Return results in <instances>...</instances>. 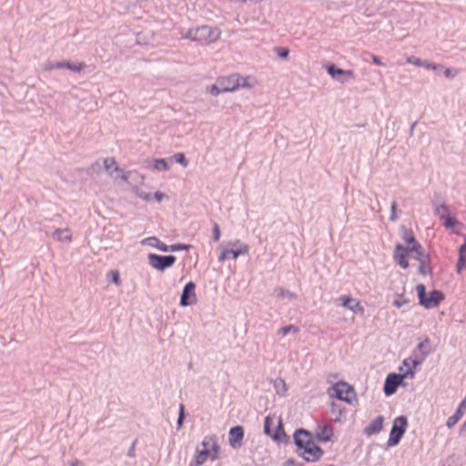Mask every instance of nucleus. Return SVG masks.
I'll use <instances>...</instances> for the list:
<instances>
[{"label":"nucleus","instance_id":"6","mask_svg":"<svg viewBox=\"0 0 466 466\" xmlns=\"http://www.w3.org/2000/svg\"><path fill=\"white\" fill-rule=\"evenodd\" d=\"M415 375L414 370H407L403 374L391 373L387 376L384 383V393L387 396L392 395L396 392L399 385L401 384L404 378L412 379Z\"/></svg>","mask_w":466,"mask_h":466},{"label":"nucleus","instance_id":"17","mask_svg":"<svg viewBox=\"0 0 466 466\" xmlns=\"http://www.w3.org/2000/svg\"><path fill=\"white\" fill-rule=\"evenodd\" d=\"M465 410H466V400L461 401V403L459 405L455 413L447 420L446 426L449 429L453 428L457 424V422L461 420V418L462 417Z\"/></svg>","mask_w":466,"mask_h":466},{"label":"nucleus","instance_id":"27","mask_svg":"<svg viewBox=\"0 0 466 466\" xmlns=\"http://www.w3.org/2000/svg\"><path fill=\"white\" fill-rule=\"evenodd\" d=\"M434 213L441 219L444 220L450 215V209L446 204H438L435 206Z\"/></svg>","mask_w":466,"mask_h":466},{"label":"nucleus","instance_id":"10","mask_svg":"<svg viewBox=\"0 0 466 466\" xmlns=\"http://www.w3.org/2000/svg\"><path fill=\"white\" fill-rule=\"evenodd\" d=\"M336 397L346 402L351 401V396L354 394L353 388L344 381L338 382L333 386Z\"/></svg>","mask_w":466,"mask_h":466},{"label":"nucleus","instance_id":"56","mask_svg":"<svg viewBox=\"0 0 466 466\" xmlns=\"http://www.w3.org/2000/svg\"><path fill=\"white\" fill-rule=\"evenodd\" d=\"M69 466H84L83 463L79 461H73L69 462Z\"/></svg>","mask_w":466,"mask_h":466},{"label":"nucleus","instance_id":"38","mask_svg":"<svg viewBox=\"0 0 466 466\" xmlns=\"http://www.w3.org/2000/svg\"><path fill=\"white\" fill-rule=\"evenodd\" d=\"M460 222L457 220L456 218L451 217L450 215L444 219V226L447 228H451L456 225H459Z\"/></svg>","mask_w":466,"mask_h":466},{"label":"nucleus","instance_id":"33","mask_svg":"<svg viewBox=\"0 0 466 466\" xmlns=\"http://www.w3.org/2000/svg\"><path fill=\"white\" fill-rule=\"evenodd\" d=\"M221 86L218 82V80L217 79L216 83L211 85V86H207V91L213 96H218V95L222 94V93H226L224 90L221 89Z\"/></svg>","mask_w":466,"mask_h":466},{"label":"nucleus","instance_id":"59","mask_svg":"<svg viewBox=\"0 0 466 466\" xmlns=\"http://www.w3.org/2000/svg\"><path fill=\"white\" fill-rule=\"evenodd\" d=\"M429 353H430L429 351H424V352H423V355H424V356H427Z\"/></svg>","mask_w":466,"mask_h":466},{"label":"nucleus","instance_id":"21","mask_svg":"<svg viewBox=\"0 0 466 466\" xmlns=\"http://www.w3.org/2000/svg\"><path fill=\"white\" fill-rule=\"evenodd\" d=\"M84 67H86L85 63H70V62H57L56 63V68L62 69L67 68L73 72H80Z\"/></svg>","mask_w":466,"mask_h":466},{"label":"nucleus","instance_id":"44","mask_svg":"<svg viewBox=\"0 0 466 466\" xmlns=\"http://www.w3.org/2000/svg\"><path fill=\"white\" fill-rule=\"evenodd\" d=\"M408 64L414 65L416 66H424V61H421L420 58L415 56H409L406 60Z\"/></svg>","mask_w":466,"mask_h":466},{"label":"nucleus","instance_id":"25","mask_svg":"<svg viewBox=\"0 0 466 466\" xmlns=\"http://www.w3.org/2000/svg\"><path fill=\"white\" fill-rule=\"evenodd\" d=\"M276 420H277V416L273 415V416H267L265 418V421H264V432L268 435V436H272V433H273V429L272 427H275L276 425Z\"/></svg>","mask_w":466,"mask_h":466},{"label":"nucleus","instance_id":"58","mask_svg":"<svg viewBox=\"0 0 466 466\" xmlns=\"http://www.w3.org/2000/svg\"><path fill=\"white\" fill-rule=\"evenodd\" d=\"M445 76H446L447 77H450V76H451V69H449V68H448V69H446V70H445Z\"/></svg>","mask_w":466,"mask_h":466},{"label":"nucleus","instance_id":"28","mask_svg":"<svg viewBox=\"0 0 466 466\" xmlns=\"http://www.w3.org/2000/svg\"><path fill=\"white\" fill-rule=\"evenodd\" d=\"M274 292L279 298L288 299L289 300H294L297 299V295L295 293L289 289H284L283 288H277L275 289Z\"/></svg>","mask_w":466,"mask_h":466},{"label":"nucleus","instance_id":"31","mask_svg":"<svg viewBox=\"0 0 466 466\" xmlns=\"http://www.w3.org/2000/svg\"><path fill=\"white\" fill-rule=\"evenodd\" d=\"M273 384L277 393L280 396H285L288 390L285 380L282 379H277L274 380Z\"/></svg>","mask_w":466,"mask_h":466},{"label":"nucleus","instance_id":"8","mask_svg":"<svg viewBox=\"0 0 466 466\" xmlns=\"http://www.w3.org/2000/svg\"><path fill=\"white\" fill-rule=\"evenodd\" d=\"M147 259L149 266L158 271H164L171 268L177 260L176 257L173 255L160 256L154 253H149Z\"/></svg>","mask_w":466,"mask_h":466},{"label":"nucleus","instance_id":"13","mask_svg":"<svg viewBox=\"0 0 466 466\" xmlns=\"http://www.w3.org/2000/svg\"><path fill=\"white\" fill-rule=\"evenodd\" d=\"M341 306L348 309L353 313H364V308L360 305V301L349 296H342L339 298Z\"/></svg>","mask_w":466,"mask_h":466},{"label":"nucleus","instance_id":"16","mask_svg":"<svg viewBox=\"0 0 466 466\" xmlns=\"http://www.w3.org/2000/svg\"><path fill=\"white\" fill-rule=\"evenodd\" d=\"M218 80L222 87L221 89L225 92H234L238 90V84L235 74L228 76H221L218 78Z\"/></svg>","mask_w":466,"mask_h":466},{"label":"nucleus","instance_id":"45","mask_svg":"<svg viewBox=\"0 0 466 466\" xmlns=\"http://www.w3.org/2000/svg\"><path fill=\"white\" fill-rule=\"evenodd\" d=\"M183 421H184V405L180 404L179 415H178L177 421V429H180L182 427Z\"/></svg>","mask_w":466,"mask_h":466},{"label":"nucleus","instance_id":"22","mask_svg":"<svg viewBox=\"0 0 466 466\" xmlns=\"http://www.w3.org/2000/svg\"><path fill=\"white\" fill-rule=\"evenodd\" d=\"M419 272L424 276L431 273V268L430 266L429 255H421V254L420 255Z\"/></svg>","mask_w":466,"mask_h":466},{"label":"nucleus","instance_id":"30","mask_svg":"<svg viewBox=\"0 0 466 466\" xmlns=\"http://www.w3.org/2000/svg\"><path fill=\"white\" fill-rule=\"evenodd\" d=\"M332 436V430L325 426L319 431L317 432V439L321 441H329Z\"/></svg>","mask_w":466,"mask_h":466},{"label":"nucleus","instance_id":"4","mask_svg":"<svg viewBox=\"0 0 466 466\" xmlns=\"http://www.w3.org/2000/svg\"><path fill=\"white\" fill-rule=\"evenodd\" d=\"M104 167L108 175L114 179L120 178L127 183H130L131 180L136 182L143 180V177L136 171L124 172L113 157L104 159Z\"/></svg>","mask_w":466,"mask_h":466},{"label":"nucleus","instance_id":"18","mask_svg":"<svg viewBox=\"0 0 466 466\" xmlns=\"http://www.w3.org/2000/svg\"><path fill=\"white\" fill-rule=\"evenodd\" d=\"M237 84H238V89L239 88H251L255 86L258 84V81L255 77L251 76H242L239 74H235Z\"/></svg>","mask_w":466,"mask_h":466},{"label":"nucleus","instance_id":"3","mask_svg":"<svg viewBox=\"0 0 466 466\" xmlns=\"http://www.w3.org/2000/svg\"><path fill=\"white\" fill-rule=\"evenodd\" d=\"M218 448L215 436H206L201 442V448H197L194 463H190L189 466H201L208 459L215 460L218 456Z\"/></svg>","mask_w":466,"mask_h":466},{"label":"nucleus","instance_id":"26","mask_svg":"<svg viewBox=\"0 0 466 466\" xmlns=\"http://www.w3.org/2000/svg\"><path fill=\"white\" fill-rule=\"evenodd\" d=\"M428 255L424 252L423 248L420 244L415 243L414 246L410 248L409 257L418 260L420 262V255Z\"/></svg>","mask_w":466,"mask_h":466},{"label":"nucleus","instance_id":"9","mask_svg":"<svg viewBox=\"0 0 466 466\" xmlns=\"http://www.w3.org/2000/svg\"><path fill=\"white\" fill-rule=\"evenodd\" d=\"M195 289L196 285L194 282L190 281L186 284L180 297L179 305L181 307H187L197 303V295Z\"/></svg>","mask_w":466,"mask_h":466},{"label":"nucleus","instance_id":"34","mask_svg":"<svg viewBox=\"0 0 466 466\" xmlns=\"http://www.w3.org/2000/svg\"><path fill=\"white\" fill-rule=\"evenodd\" d=\"M140 243L143 246H149L157 248V245L159 244V239L157 237H148L142 239Z\"/></svg>","mask_w":466,"mask_h":466},{"label":"nucleus","instance_id":"5","mask_svg":"<svg viewBox=\"0 0 466 466\" xmlns=\"http://www.w3.org/2000/svg\"><path fill=\"white\" fill-rule=\"evenodd\" d=\"M228 246L236 248H228L224 245L219 246L220 254L218 256V261L223 262L228 259V253H232V258L237 259L239 256L247 255L249 251L248 244L236 239L228 243Z\"/></svg>","mask_w":466,"mask_h":466},{"label":"nucleus","instance_id":"11","mask_svg":"<svg viewBox=\"0 0 466 466\" xmlns=\"http://www.w3.org/2000/svg\"><path fill=\"white\" fill-rule=\"evenodd\" d=\"M410 254V248H405L401 244H397L395 246V250L393 253V258L400 267L402 268H409L408 257Z\"/></svg>","mask_w":466,"mask_h":466},{"label":"nucleus","instance_id":"52","mask_svg":"<svg viewBox=\"0 0 466 466\" xmlns=\"http://www.w3.org/2000/svg\"><path fill=\"white\" fill-rule=\"evenodd\" d=\"M372 62L375 65H378V66H382L383 65L381 60L380 59V57H378L377 56H372Z\"/></svg>","mask_w":466,"mask_h":466},{"label":"nucleus","instance_id":"36","mask_svg":"<svg viewBox=\"0 0 466 466\" xmlns=\"http://www.w3.org/2000/svg\"><path fill=\"white\" fill-rule=\"evenodd\" d=\"M403 240L408 244H412V246L417 243L412 232L408 229H405L403 232Z\"/></svg>","mask_w":466,"mask_h":466},{"label":"nucleus","instance_id":"7","mask_svg":"<svg viewBox=\"0 0 466 466\" xmlns=\"http://www.w3.org/2000/svg\"><path fill=\"white\" fill-rule=\"evenodd\" d=\"M407 425L408 420L405 416H399L394 420L387 443L388 446L392 447L399 444L406 431Z\"/></svg>","mask_w":466,"mask_h":466},{"label":"nucleus","instance_id":"32","mask_svg":"<svg viewBox=\"0 0 466 466\" xmlns=\"http://www.w3.org/2000/svg\"><path fill=\"white\" fill-rule=\"evenodd\" d=\"M153 169L157 171H166L169 169V164L164 158L155 159L153 162Z\"/></svg>","mask_w":466,"mask_h":466},{"label":"nucleus","instance_id":"24","mask_svg":"<svg viewBox=\"0 0 466 466\" xmlns=\"http://www.w3.org/2000/svg\"><path fill=\"white\" fill-rule=\"evenodd\" d=\"M275 427L276 429L273 430L271 438L274 439L275 441H282L283 438H285L286 434L284 432L281 420L279 417H277Z\"/></svg>","mask_w":466,"mask_h":466},{"label":"nucleus","instance_id":"29","mask_svg":"<svg viewBox=\"0 0 466 466\" xmlns=\"http://www.w3.org/2000/svg\"><path fill=\"white\" fill-rule=\"evenodd\" d=\"M420 364V360H414V359H411V358L405 359L403 360V362H402V366L400 368V371H404V372L407 370H413V368H416Z\"/></svg>","mask_w":466,"mask_h":466},{"label":"nucleus","instance_id":"35","mask_svg":"<svg viewBox=\"0 0 466 466\" xmlns=\"http://www.w3.org/2000/svg\"><path fill=\"white\" fill-rule=\"evenodd\" d=\"M290 332L298 333L299 328L294 325H288L279 329V333L281 334L282 336H286Z\"/></svg>","mask_w":466,"mask_h":466},{"label":"nucleus","instance_id":"49","mask_svg":"<svg viewBox=\"0 0 466 466\" xmlns=\"http://www.w3.org/2000/svg\"><path fill=\"white\" fill-rule=\"evenodd\" d=\"M406 303H407L406 299L400 298V299L394 300L393 305L396 308H400V307H402Z\"/></svg>","mask_w":466,"mask_h":466},{"label":"nucleus","instance_id":"40","mask_svg":"<svg viewBox=\"0 0 466 466\" xmlns=\"http://www.w3.org/2000/svg\"><path fill=\"white\" fill-rule=\"evenodd\" d=\"M134 192L138 198H140L143 200L149 201L151 199V195L149 193H147L139 189L138 187H135Z\"/></svg>","mask_w":466,"mask_h":466},{"label":"nucleus","instance_id":"57","mask_svg":"<svg viewBox=\"0 0 466 466\" xmlns=\"http://www.w3.org/2000/svg\"><path fill=\"white\" fill-rule=\"evenodd\" d=\"M134 446H135V444H133L132 448L128 451V456H130V457L134 456Z\"/></svg>","mask_w":466,"mask_h":466},{"label":"nucleus","instance_id":"1","mask_svg":"<svg viewBox=\"0 0 466 466\" xmlns=\"http://www.w3.org/2000/svg\"><path fill=\"white\" fill-rule=\"evenodd\" d=\"M294 441L300 451L299 454L309 462L319 461L323 451L319 447L312 439L311 434L303 429L297 430L294 433Z\"/></svg>","mask_w":466,"mask_h":466},{"label":"nucleus","instance_id":"60","mask_svg":"<svg viewBox=\"0 0 466 466\" xmlns=\"http://www.w3.org/2000/svg\"><path fill=\"white\" fill-rule=\"evenodd\" d=\"M229 257L232 258V253H228V258H229Z\"/></svg>","mask_w":466,"mask_h":466},{"label":"nucleus","instance_id":"53","mask_svg":"<svg viewBox=\"0 0 466 466\" xmlns=\"http://www.w3.org/2000/svg\"><path fill=\"white\" fill-rule=\"evenodd\" d=\"M45 69L46 70L56 69V64H53V63L49 62V63L45 65Z\"/></svg>","mask_w":466,"mask_h":466},{"label":"nucleus","instance_id":"54","mask_svg":"<svg viewBox=\"0 0 466 466\" xmlns=\"http://www.w3.org/2000/svg\"><path fill=\"white\" fill-rule=\"evenodd\" d=\"M427 343H429V339H428V338H426V339H424V341L420 342V343L418 345V349H419V350H423V348H424V345H425V344H427Z\"/></svg>","mask_w":466,"mask_h":466},{"label":"nucleus","instance_id":"50","mask_svg":"<svg viewBox=\"0 0 466 466\" xmlns=\"http://www.w3.org/2000/svg\"><path fill=\"white\" fill-rule=\"evenodd\" d=\"M165 194L162 193V192H159V191H157L155 194H154V198L157 201V202H160L162 201V199L165 198Z\"/></svg>","mask_w":466,"mask_h":466},{"label":"nucleus","instance_id":"42","mask_svg":"<svg viewBox=\"0 0 466 466\" xmlns=\"http://www.w3.org/2000/svg\"><path fill=\"white\" fill-rule=\"evenodd\" d=\"M173 158L175 159L176 162L179 163L183 167L187 166V160L186 159L185 155L183 153H177L174 155Z\"/></svg>","mask_w":466,"mask_h":466},{"label":"nucleus","instance_id":"14","mask_svg":"<svg viewBox=\"0 0 466 466\" xmlns=\"http://www.w3.org/2000/svg\"><path fill=\"white\" fill-rule=\"evenodd\" d=\"M444 299L443 294L439 290H432L428 297L422 301V306L426 309L437 307Z\"/></svg>","mask_w":466,"mask_h":466},{"label":"nucleus","instance_id":"12","mask_svg":"<svg viewBox=\"0 0 466 466\" xmlns=\"http://www.w3.org/2000/svg\"><path fill=\"white\" fill-rule=\"evenodd\" d=\"M327 71L332 78L339 81L340 83L347 82L348 78L355 77L353 71L337 68L334 65L329 66L327 67Z\"/></svg>","mask_w":466,"mask_h":466},{"label":"nucleus","instance_id":"39","mask_svg":"<svg viewBox=\"0 0 466 466\" xmlns=\"http://www.w3.org/2000/svg\"><path fill=\"white\" fill-rule=\"evenodd\" d=\"M190 248H191L190 245L181 244V243H179V244H173V245L169 246V249L172 252L180 251V250H188Z\"/></svg>","mask_w":466,"mask_h":466},{"label":"nucleus","instance_id":"15","mask_svg":"<svg viewBox=\"0 0 466 466\" xmlns=\"http://www.w3.org/2000/svg\"><path fill=\"white\" fill-rule=\"evenodd\" d=\"M229 444L232 448H239L241 446V441L244 436L243 428L240 426H236L230 429L229 434Z\"/></svg>","mask_w":466,"mask_h":466},{"label":"nucleus","instance_id":"2","mask_svg":"<svg viewBox=\"0 0 466 466\" xmlns=\"http://www.w3.org/2000/svg\"><path fill=\"white\" fill-rule=\"evenodd\" d=\"M221 32L217 27L201 25L189 28L187 33L181 35L182 39H189L199 45H210L217 42L220 37Z\"/></svg>","mask_w":466,"mask_h":466},{"label":"nucleus","instance_id":"46","mask_svg":"<svg viewBox=\"0 0 466 466\" xmlns=\"http://www.w3.org/2000/svg\"><path fill=\"white\" fill-rule=\"evenodd\" d=\"M396 210H397V203L395 201H393L390 206V212H391L390 217V221L394 222L397 220Z\"/></svg>","mask_w":466,"mask_h":466},{"label":"nucleus","instance_id":"19","mask_svg":"<svg viewBox=\"0 0 466 466\" xmlns=\"http://www.w3.org/2000/svg\"><path fill=\"white\" fill-rule=\"evenodd\" d=\"M52 236L54 239L59 242L70 243L72 241V234L68 228H57Z\"/></svg>","mask_w":466,"mask_h":466},{"label":"nucleus","instance_id":"20","mask_svg":"<svg viewBox=\"0 0 466 466\" xmlns=\"http://www.w3.org/2000/svg\"><path fill=\"white\" fill-rule=\"evenodd\" d=\"M383 427V417H377L365 430L368 435L379 433Z\"/></svg>","mask_w":466,"mask_h":466},{"label":"nucleus","instance_id":"37","mask_svg":"<svg viewBox=\"0 0 466 466\" xmlns=\"http://www.w3.org/2000/svg\"><path fill=\"white\" fill-rule=\"evenodd\" d=\"M416 290L418 293V297L420 299V303L422 304V301L425 299L426 296V288L423 284H419L416 287Z\"/></svg>","mask_w":466,"mask_h":466},{"label":"nucleus","instance_id":"55","mask_svg":"<svg viewBox=\"0 0 466 466\" xmlns=\"http://www.w3.org/2000/svg\"><path fill=\"white\" fill-rule=\"evenodd\" d=\"M460 434L466 435V420L464 421V423L461 425V427L460 429Z\"/></svg>","mask_w":466,"mask_h":466},{"label":"nucleus","instance_id":"48","mask_svg":"<svg viewBox=\"0 0 466 466\" xmlns=\"http://www.w3.org/2000/svg\"><path fill=\"white\" fill-rule=\"evenodd\" d=\"M157 248L159 249L160 251H163V252L170 251L169 246L164 244L160 240H159V244L157 245Z\"/></svg>","mask_w":466,"mask_h":466},{"label":"nucleus","instance_id":"41","mask_svg":"<svg viewBox=\"0 0 466 466\" xmlns=\"http://www.w3.org/2000/svg\"><path fill=\"white\" fill-rule=\"evenodd\" d=\"M274 51L278 55V56L281 59L287 58L289 54V50L288 48H284V47H276L274 49Z\"/></svg>","mask_w":466,"mask_h":466},{"label":"nucleus","instance_id":"43","mask_svg":"<svg viewBox=\"0 0 466 466\" xmlns=\"http://www.w3.org/2000/svg\"><path fill=\"white\" fill-rule=\"evenodd\" d=\"M108 277L110 278L111 281L114 282L116 285L120 284V275L117 270H111L108 273Z\"/></svg>","mask_w":466,"mask_h":466},{"label":"nucleus","instance_id":"51","mask_svg":"<svg viewBox=\"0 0 466 466\" xmlns=\"http://www.w3.org/2000/svg\"><path fill=\"white\" fill-rule=\"evenodd\" d=\"M422 67H425L426 69L435 70L437 68V66L433 63H429L424 61V66H421Z\"/></svg>","mask_w":466,"mask_h":466},{"label":"nucleus","instance_id":"23","mask_svg":"<svg viewBox=\"0 0 466 466\" xmlns=\"http://www.w3.org/2000/svg\"><path fill=\"white\" fill-rule=\"evenodd\" d=\"M466 267V241L461 246L459 250V259L456 266L457 272L461 273Z\"/></svg>","mask_w":466,"mask_h":466},{"label":"nucleus","instance_id":"47","mask_svg":"<svg viewBox=\"0 0 466 466\" xmlns=\"http://www.w3.org/2000/svg\"><path fill=\"white\" fill-rule=\"evenodd\" d=\"M220 238V229H219V227L217 223L214 224L213 226V239L215 241H218Z\"/></svg>","mask_w":466,"mask_h":466}]
</instances>
